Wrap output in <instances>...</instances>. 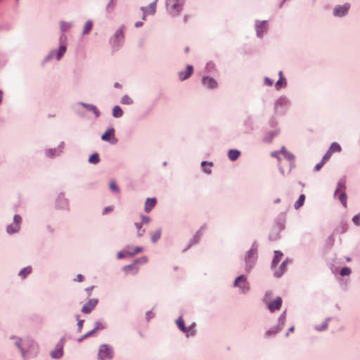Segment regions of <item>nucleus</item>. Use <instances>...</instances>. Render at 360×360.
<instances>
[{"label":"nucleus","mask_w":360,"mask_h":360,"mask_svg":"<svg viewBox=\"0 0 360 360\" xmlns=\"http://www.w3.org/2000/svg\"><path fill=\"white\" fill-rule=\"evenodd\" d=\"M275 255L272 260L271 267L274 269L275 276L277 277L281 276L285 271L286 263L285 262H282L278 269H276V266L281 261L283 254L279 251H275Z\"/></svg>","instance_id":"obj_1"},{"label":"nucleus","mask_w":360,"mask_h":360,"mask_svg":"<svg viewBox=\"0 0 360 360\" xmlns=\"http://www.w3.org/2000/svg\"><path fill=\"white\" fill-rule=\"evenodd\" d=\"M166 8L172 15L176 16L183 8V3L179 0H166Z\"/></svg>","instance_id":"obj_2"},{"label":"nucleus","mask_w":360,"mask_h":360,"mask_svg":"<svg viewBox=\"0 0 360 360\" xmlns=\"http://www.w3.org/2000/svg\"><path fill=\"white\" fill-rule=\"evenodd\" d=\"M271 293L266 292L264 301L266 304L268 309L271 312H274L276 310H278L282 304V300L280 297H276L274 300H270Z\"/></svg>","instance_id":"obj_3"},{"label":"nucleus","mask_w":360,"mask_h":360,"mask_svg":"<svg viewBox=\"0 0 360 360\" xmlns=\"http://www.w3.org/2000/svg\"><path fill=\"white\" fill-rule=\"evenodd\" d=\"M257 257V250L251 248L245 256L246 269L249 271L255 264Z\"/></svg>","instance_id":"obj_4"},{"label":"nucleus","mask_w":360,"mask_h":360,"mask_svg":"<svg viewBox=\"0 0 360 360\" xmlns=\"http://www.w3.org/2000/svg\"><path fill=\"white\" fill-rule=\"evenodd\" d=\"M349 7L350 6L349 4H345L343 5H337L333 8V14L335 17L337 18L344 17L348 13Z\"/></svg>","instance_id":"obj_5"},{"label":"nucleus","mask_w":360,"mask_h":360,"mask_svg":"<svg viewBox=\"0 0 360 360\" xmlns=\"http://www.w3.org/2000/svg\"><path fill=\"white\" fill-rule=\"evenodd\" d=\"M112 356V350L108 346L103 345L99 348L98 357L99 360L110 359Z\"/></svg>","instance_id":"obj_6"},{"label":"nucleus","mask_w":360,"mask_h":360,"mask_svg":"<svg viewBox=\"0 0 360 360\" xmlns=\"http://www.w3.org/2000/svg\"><path fill=\"white\" fill-rule=\"evenodd\" d=\"M22 218L20 215L15 214L13 217V223L7 227V232L10 234L19 231Z\"/></svg>","instance_id":"obj_7"},{"label":"nucleus","mask_w":360,"mask_h":360,"mask_svg":"<svg viewBox=\"0 0 360 360\" xmlns=\"http://www.w3.org/2000/svg\"><path fill=\"white\" fill-rule=\"evenodd\" d=\"M234 285L240 288L243 292L248 291L250 288L246 278L243 275L236 279Z\"/></svg>","instance_id":"obj_8"},{"label":"nucleus","mask_w":360,"mask_h":360,"mask_svg":"<svg viewBox=\"0 0 360 360\" xmlns=\"http://www.w3.org/2000/svg\"><path fill=\"white\" fill-rule=\"evenodd\" d=\"M64 341L61 340L56 345L55 349L51 352V356L53 359H59L63 354Z\"/></svg>","instance_id":"obj_9"},{"label":"nucleus","mask_w":360,"mask_h":360,"mask_svg":"<svg viewBox=\"0 0 360 360\" xmlns=\"http://www.w3.org/2000/svg\"><path fill=\"white\" fill-rule=\"evenodd\" d=\"M98 304V300L93 298L89 300L87 302H86L82 308V311L84 314H89L97 305Z\"/></svg>","instance_id":"obj_10"},{"label":"nucleus","mask_w":360,"mask_h":360,"mask_svg":"<svg viewBox=\"0 0 360 360\" xmlns=\"http://www.w3.org/2000/svg\"><path fill=\"white\" fill-rule=\"evenodd\" d=\"M66 39L67 38L65 35H62L60 37V41L61 44L60 45L58 50L56 52V59L58 60H59L62 58V56L64 55V53L66 51V44H65Z\"/></svg>","instance_id":"obj_11"},{"label":"nucleus","mask_w":360,"mask_h":360,"mask_svg":"<svg viewBox=\"0 0 360 360\" xmlns=\"http://www.w3.org/2000/svg\"><path fill=\"white\" fill-rule=\"evenodd\" d=\"M122 269L125 274H131L134 275L136 274L139 271V268L134 262L129 265L124 266Z\"/></svg>","instance_id":"obj_12"},{"label":"nucleus","mask_w":360,"mask_h":360,"mask_svg":"<svg viewBox=\"0 0 360 360\" xmlns=\"http://www.w3.org/2000/svg\"><path fill=\"white\" fill-rule=\"evenodd\" d=\"M202 82L205 86L209 89H214L217 86L216 80L210 77H204L202 79Z\"/></svg>","instance_id":"obj_13"},{"label":"nucleus","mask_w":360,"mask_h":360,"mask_svg":"<svg viewBox=\"0 0 360 360\" xmlns=\"http://www.w3.org/2000/svg\"><path fill=\"white\" fill-rule=\"evenodd\" d=\"M156 1L155 0L154 2L149 4L148 8H141L142 11H143V20H145V16L147 14L153 15L156 11Z\"/></svg>","instance_id":"obj_14"},{"label":"nucleus","mask_w":360,"mask_h":360,"mask_svg":"<svg viewBox=\"0 0 360 360\" xmlns=\"http://www.w3.org/2000/svg\"><path fill=\"white\" fill-rule=\"evenodd\" d=\"M157 203V200L155 198H147L145 205H144V210L146 212H150L151 210L155 206Z\"/></svg>","instance_id":"obj_15"},{"label":"nucleus","mask_w":360,"mask_h":360,"mask_svg":"<svg viewBox=\"0 0 360 360\" xmlns=\"http://www.w3.org/2000/svg\"><path fill=\"white\" fill-rule=\"evenodd\" d=\"M102 140L113 143L115 139V131L113 129H108L102 135Z\"/></svg>","instance_id":"obj_16"},{"label":"nucleus","mask_w":360,"mask_h":360,"mask_svg":"<svg viewBox=\"0 0 360 360\" xmlns=\"http://www.w3.org/2000/svg\"><path fill=\"white\" fill-rule=\"evenodd\" d=\"M193 66L187 65L186 69L184 72H180L179 73V77L181 81H184L188 78L193 73Z\"/></svg>","instance_id":"obj_17"},{"label":"nucleus","mask_w":360,"mask_h":360,"mask_svg":"<svg viewBox=\"0 0 360 360\" xmlns=\"http://www.w3.org/2000/svg\"><path fill=\"white\" fill-rule=\"evenodd\" d=\"M348 229L347 223L341 221L333 231V234H342L347 231Z\"/></svg>","instance_id":"obj_18"},{"label":"nucleus","mask_w":360,"mask_h":360,"mask_svg":"<svg viewBox=\"0 0 360 360\" xmlns=\"http://www.w3.org/2000/svg\"><path fill=\"white\" fill-rule=\"evenodd\" d=\"M124 41V34L122 30H119L116 32L115 36L111 39V42L113 45H118L120 43Z\"/></svg>","instance_id":"obj_19"},{"label":"nucleus","mask_w":360,"mask_h":360,"mask_svg":"<svg viewBox=\"0 0 360 360\" xmlns=\"http://www.w3.org/2000/svg\"><path fill=\"white\" fill-rule=\"evenodd\" d=\"M345 188H346V178H345V176H343L339 180V181L338 183L336 190L335 191V193H334V197H336L337 193L339 191L342 190L344 191Z\"/></svg>","instance_id":"obj_20"},{"label":"nucleus","mask_w":360,"mask_h":360,"mask_svg":"<svg viewBox=\"0 0 360 360\" xmlns=\"http://www.w3.org/2000/svg\"><path fill=\"white\" fill-rule=\"evenodd\" d=\"M267 24L265 21L259 22L257 24V32L259 37H262L263 33L266 31Z\"/></svg>","instance_id":"obj_21"},{"label":"nucleus","mask_w":360,"mask_h":360,"mask_svg":"<svg viewBox=\"0 0 360 360\" xmlns=\"http://www.w3.org/2000/svg\"><path fill=\"white\" fill-rule=\"evenodd\" d=\"M279 79L276 82L275 84V87L277 90L281 89L283 87H285L286 85L285 79L283 77L282 72H279Z\"/></svg>","instance_id":"obj_22"},{"label":"nucleus","mask_w":360,"mask_h":360,"mask_svg":"<svg viewBox=\"0 0 360 360\" xmlns=\"http://www.w3.org/2000/svg\"><path fill=\"white\" fill-rule=\"evenodd\" d=\"M84 108H85L87 110L93 112L96 117L99 116V111L98 110L97 108L95 105L87 104L84 103H80Z\"/></svg>","instance_id":"obj_23"},{"label":"nucleus","mask_w":360,"mask_h":360,"mask_svg":"<svg viewBox=\"0 0 360 360\" xmlns=\"http://www.w3.org/2000/svg\"><path fill=\"white\" fill-rule=\"evenodd\" d=\"M161 234H162V231L160 229L152 232L150 233L152 242L155 243L156 241H158L160 239Z\"/></svg>","instance_id":"obj_24"},{"label":"nucleus","mask_w":360,"mask_h":360,"mask_svg":"<svg viewBox=\"0 0 360 360\" xmlns=\"http://www.w3.org/2000/svg\"><path fill=\"white\" fill-rule=\"evenodd\" d=\"M240 154V153L238 150H230L228 155L231 160L234 161L238 158Z\"/></svg>","instance_id":"obj_25"},{"label":"nucleus","mask_w":360,"mask_h":360,"mask_svg":"<svg viewBox=\"0 0 360 360\" xmlns=\"http://www.w3.org/2000/svg\"><path fill=\"white\" fill-rule=\"evenodd\" d=\"M330 318H327L321 326H316L315 330L317 331L326 330L328 328V323L330 321Z\"/></svg>","instance_id":"obj_26"},{"label":"nucleus","mask_w":360,"mask_h":360,"mask_svg":"<svg viewBox=\"0 0 360 360\" xmlns=\"http://www.w3.org/2000/svg\"><path fill=\"white\" fill-rule=\"evenodd\" d=\"M305 200L304 194H301L297 200L294 203V208L298 209L302 207Z\"/></svg>","instance_id":"obj_27"},{"label":"nucleus","mask_w":360,"mask_h":360,"mask_svg":"<svg viewBox=\"0 0 360 360\" xmlns=\"http://www.w3.org/2000/svg\"><path fill=\"white\" fill-rule=\"evenodd\" d=\"M92 27H93V22L91 20H88L87 22H86V23L84 24V29H83V32L82 33L84 34H88L91 30L92 29Z\"/></svg>","instance_id":"obj_28"},{"label":"nucleus","mask_w":360,"mask_h":360,"mask_svg":"<svg viewBox=\"0 0 360 360\" xmlns=\"http://www.w3.org/2000/svg\"><path fill=\"white\" fill-rule=\"evenodd\" d=\"M32 272V268L30 266H27L25 268H24L23 269H22L20 272H19V276L22 278H25L27 275H29L30 273Z\"/></svg>","instance_id":"obj_29"},{"label":"nucleus","mask_w":360,"mask_h":360,"mask_svg":"<svg viewBox=\"0 0 360 360\" xmlns=\"http://www.w3.org/2000/svg\"><path fill=\"white\" fill-rule=\"evenodd\" d=\"M123 112L121 108L116 105L112 109V115L115 117H120L122 116Z\"/></svg>","instance_id":"obj_30"},{"label":"nucleus","mask_w":360,"mask_h":360,"mask_svg":"<svg viewBox=\"0 0 360 360\" xmlns=\"http://www.w3.org/2000/svg\"><path fill=\"white\" fill-rule=\"evenodd\" d=\"M328 150L332 153H335V152H340L341 150V146L339 143H336V142H333L330 148H328Z\"/></svg>","instance_id":"obj_31"},{"label":"nucleus","mask_w":360,"mask_h":360,"mask_svg":"<svg viewBox=\"0 0 360 360\" xmlns=\"http://www.w3.org/2000/svg\"><path fill=\"white\" fill-rule=\"evenodd\" d=\"M347 194L345 191H342L338 197L339 200L340 201L344 207H347Z\"/></svg>","instance_id":"obj_32"},{"label":"nucleus","mask_w":360,"mask_h":360,"mask_svg":"<svg viewBox=\"0 0 360 360\" xmlns=\"http://www.w3.org/2000/svg\"><path fill=\"white\" fill-rule=\"evenodd\" d=\"M60 30L63 32L68 31L71 27V23L68 22L61 21L60 23Z\"/></svg>","instance_id":"obj_33"},{"label":"nucleus","mask_w":360,"mask_h":360,"mask_svg":"<svg viewBox=\"0 0 360 360\" xmlns=\"http://www.w3.org/2000/svg\"><path fill=\"white\" fill-rule=\"evenodd\" d=\"M176 325L178 326L179 328L183 331V332H186V328L184 325V319H182V317H179L177 320H176Z\"/></svg>","instance_id":"obj_34"},{"label":"nucleus","mask_w":360,"mask_h":360,"mask_svg":"<svg viewBox=\"0 0 360 360\" xmlns=\"http://www.w3.org/2000/svg\"><path fill=\"white\" fill-rule=\"evenodd\" d=\"M99 161H100V158H99L98 153H94V154L91 155L89 158V162L91 164H97L99 162Z\"/></svg>","instance_id":"obj_35"},{"label":"nucleus","mask_w":360,"mask_h":360,"mask_svg":"<svg viewBox=\"0 0 360 360\" xmlns=\"http://www.w3.org/2000/svg\"><path fill=\"white\" fill-rule=\"evenodd\" d=\"M201 165H202L205 172H206L207 174H210L211 173V167H212V164L211 163H208V162H207L205 161H203L202 162Z\"/></svg>","instance_id":"obj_36"},{"label":"nucleus","mask_w":360,"mask_h":360,"mask_svg":"<svg viewBox=\"0 0 360 360\" xmlns=\"http://www.w3.org/2000/svg\"><path fill=\"white\" fill-rule=\"evenodd\" d=\"M143 250V248L141 247H136L135 248V249L133 250V251H129V252H126V254L127 255H129V256H134L136 254H138L139 252H141V251Z\"/></svg>","instance_id":"obj_37"},{"label":"nucleus","mask_w":360,"mask_h":360,"mask_svg":"<svg viewBox=\"0 0 360 360\" xmlns=\"http://www.w3.org/2000/svg\"><path fill=\"white\" fill-rule=\"evenodd\" d=\"M135 226L137 229V236L139 237H141L143 236L144 232H145V230H141V226H142V224H139V223H135Z\"/></svg>","instance_id":"obj_38"},{"label":"nucleus","mask_w":360,"mask_h":360,"mask_svg":"<svg viewBox=\"0 0 360 360\" xmlns=\"http://www.w3.org/2000/svg\"><path fill=\"white\" fill-rule=\"evenodd\" d=\"M351 269L349 267H343L341 269L340 274L341 276H348L351 274Z\"/></svg>","instance_id":"obj_39"},{"label":"nucleus","mask_w":360,"mask_h":360,"mask_svg":"<svg viewBox=\"0 0 360 360\" xmlns=\"http://www.w3.org/2000/svg\"><path fill=\"white\" fill-rule=\"evenodd\" d=\"M148 262V258L146 256H143L137 259H136L134 263L136 265V264H146Z\"/></svg>","instance_id":"obj_40"},{"label":"nucleus","mask_w":360,"mask_h":360,"mask_svg":"<svg viewBox=\"0 0 360 360\" xmlns=\"http://www.w3.org/2000/svg\"><path fill=\"white\" fill-rule=\"evenodd\" d=\"M122 103H123V104H128V105L129 104H131L132 103V100L128 96H124L122 98Z\"/></svg>","instance_id":"obj_41"},{"label":"nucleus","mask_w":360,"mask_h":360,"mask_svg":"<svg viewBox=\"0 0 360 360\" xmlns=\"http://www.w3.org/2000/svg\"><path fill=\"white\" fill-rule=\"evenodd\" d=\"M352 221L355 225L360 226V213L353 217Z\"/></svg>","instance_id":"obj_42"},{"label":"nucleus","mask_w":360,"mask_h":360,"mask_svg":"<svg viewBox=\"0 0 360 360\" xmlns=\"http://www.w3.org/2000/svg\"><path fill=\"white\" fill-rule=\"evenodd\" d=\"M104 328H105L104 324L100 321H97L95 323V328L94 329L95 331H96V330L104 329Z\"/></svg>","instance_id":"obj_43"},{"label":"nucleus","mask_w":360,"mask_h":360,"mask_svg":"<svg viewBox=\"0 0 360 360\" xmlns=\"http://www.w3.org/2000/svg\"><path fill=\"white\" fill-rule=\"evenodd\" d=\"M110 188L114 192H117V193L119 192V188L115 181H111L110 183Z\"/></svg>","instance_id":"obj_44"},{"label":"nucleus","mask_w":360,"mask_h":360,"mask_svg":"<svg viewBox=\"0 0 360 360\" xmlns=\"http://www.w3.org/2000/svg\"><path fill=\"white\" fill-rule=\"evenodd\" d=\"M332 154L333 153L329 150H328L325 155L323 156L322 160L326 162L327 160L330 159Z\"/></svg>","instance_id":"obj_45"},{"label":"nucleus","mask_w":360,"mask_h":360,"mask_svg":"<svg viewBox=\"0 0 360 360\" xmlns=\"http://www.w3.org/2000/svg\"><path fill=\"white\" fill-rule=\"evenodd\" d=\"M325 163L326 162L321 160V162L316 164V166L314 167V171L318 172L319 170H320V169L323 166Z\"/></svg>","instance_id":"obj_46"},{"label":"nucleus","mask_w":360,"mask_h":360,"mask_svg":"<svg viewBox=\"0 0 360 360\" xmlns=\"http://www.w3.org/2000/svg\"><path fill=\"white\" fill-rule=\"evenodd\" d=\"M126 252H129L128 250H125V251H122V252H119L117 255V257L118 259H122L126 256H129V255H127L126 254Z\"/></svg>","instance_id":"obj_47"},{"label":"nucleus","mask_w":360,"mask_h":360,"mask_svg":"<svg viewBox=\"0 0 360 360\" xmlns=\"http://www.w3.org/2000/svg\"><path fill=\"white\" fill-rule=\"evenodd\" d=\"M150 217L144 215L141 216V224H148L150 222Z\"/></svg>","instance_id":"obj_48"},{"label":"nucleus","mask_w":360,"mask_h":360,"mask_svg":"<svg viewBox=\"0 0 360 360\" xmlns=\"http://www.w3.org/2000/svg\"><path fill=\"white\" fill-rule=\"evenodd\" d=\"M264 83L266 85H267L269 86H271L274 84V81L272 79H269V77H265Z\"/></svg>","instance_id":"obj_49"},{"label":"nucleus","mask_w":360,"mask_h":360,"mask_svg":"<svg viewBox=\"0 0 360 360\" xmlns=\"http://www.w3.org/2000/svg\"><path fill=\"white\" fill-rule=\"evenodd\" d=\"M46 153L47 156L52 158L55 155V150L49 149L46 151Z\"/></svg>","instance_id":"obj_50"},{"label":"nucleus","mask_w":360,"mask_h":360,"mask_svg":"<svg viewBox=\"0 0 360 360\" xmlns=\"http://www.w3.org/2000/svg\"><path fill=\"white\" fill-rule=\"evenodd\" d=\"M84 280V276L82 274H78L77 276V278L75 279V281L77 282H82Z\"/></svg>","instance_id":"obj_51"},{"label":"nucleus","mask_w":360,"mask_h":360,"mask_svg":"<svg viewBox=\"0 0 360 360\" xmlns=\"http://www.w3.org/2000/svg\"><path fill=\"white\" fill-rule=\"evenodd\" d=\"M114 7H115V4H109L108 5V6H107V11L108 12H110V11H112L113 10Z\"/></svg>","instance_id":"obj_52"},{"label":"nucleus","mask_w":360,"mask_h":360,"mask_svg":"<svg viewBox=\"0 0 360 360\" xmlns=\"http://www.w3.org/2000/svg\"><path fill=\"white\" fill-rule=\"evenodd\" d=\"M334 235L333 233L328 237V240L330 241V245H333V243H334Z\"/></svg>","instance_id":"obj_53"},{"label":"nucleus","mask_w":360,"mask_h":360,"mask_svg":"<svg viewBox=\"0 0 360 360\" xmlns=\"http://www.w3.org/2000/svg\"><path fill=\"white\" fill-rule=\"evenodd\" d=\"M16 345L21 350L22 355L24 356L25 355V352H24L23 349L21 347V345H20V342L19 341L16 342Z\"/></svg>","instance_id":"obj_54"},{"label":"nucleus","mask_w":360,"mask_h":360,"mask_svg":"<svg viewBox=\"0 0 360 360\" xmlns=\"http://www.w3.org/2000/svg\"><path fill=\"white\" fill-rule=\"evenodd\" d=\"M94 332H95V330H94H94H92L91 331H90V332H89V333H86V334L82 337V339H83V338H84L89 337V336H90V335H91ZM82 340V338H81L79 340Z\"/></svg>","instance_id":"obj_55"},{"label":"nucleus","mask_w":360,"mask_h":360,"mask_svg":"<svg viewBox=\"0 0 360 360\" xmlns=\"http://www.w3.org/2000/svg\"><path fill=\"white\" fill-rule=\"evenodd\" d=\"M83 322H84L83 320H79V321H78V327H79V330H82V326H83Z\"/></svg>","instance_id":"obj_56"},{"label":"nucleus","mask_w":360,"mask_h":360,"mask_svg":"<svg viewBox=\"0 0 360 360\" xmlns=\"http://www.w3.org/2000/svg\"><path fill=\"white\" fill-rule=\"evenodd\" d=\"M93 288V286L86 288V291L87 292L88 295H91Z\"/></svg>","instance_id":"obj_57"},{"label":"nucleus","mask_w":360,"mask_h":360,"mask_svg":"<svg viewBox=\"0 0 360 360\" xmlns=\"http://www.w3.org/2000/svg\"><path fill=\"white\" fill-rule=\"evenodd\" d=\"M142 25H143V22H136L135 23V26H136V27H141V26H142Z\"/></svg>","instance_id":"obj_58"},{"label":"nucleus","mask_w":360,"mask_h":360,"mask_svg":"<svg viewBox=\"0 0 360 360\" xmlns=\"http://www.w3.org/2000/svg\"><path fill=\"white\" fill-rule=\"evenodd\" d=\"M112 207H106V208L105 209V213L109 212L112 211Z\"/></svg>","instance_id":"obj_59"},{"label":"nucleus","mask_w":360,"mask_h":360,"mask_svg":"<svg viewBox=\"0 0 360 360\" xmlns=\"http://www.w3.org/2000/svg\"><path fill=\"white\" fill-rule=\"evenodd\" d=\"M3 91L0 90V104L1 103V101L3 100Z\"/></svg>","instance_id":"obj_60"},{"label":"nucleus","mask_w":360,"mask_h":360,"mask_svg":"<svg viewBox=\"0 0 360 360\" xmlns=\"http://www.w3.org/2000/svg\"><path fill=\"white\" fill-rule=\"evenodd\" d=\"M188 18H189V16L188 15H185L184 18V20L185 22H187L188 20Z\"/></svg>","instance_id":"obj_61"},{"label":"nucleus","mask_w":360,"mask_h":360,"mask_svg":"<svg viewBox=\"0 0 360 360\" xmlns=\"http://www.w3.org/2000/svg\"><path fill=\"white\" fill-rule=\"evenodd\" d=\"M114 86H115V88H120V87H121V85H120L119 83H115V84H114Z\"/></svg>","instance_id":"obj_62"},{"label":"nucleus","mask_w":360,"mask_h":360,"mask_svg":"<svg viewBox=\"0 0 360 360\" xmlns=\"http://www.w3.org/2000/svg\"><path fill=\"white\" fill-rule=\"evenodd\" d=\"M346 261L347 262H350L351 261V258L350 257H346Z\"/></svg>","instance_id":"obj_63"},{"label":"nucleus","mask_w":360,"mask_h":360,"mask_svg":"<svg viewBox=\"0 0 360 360\" xmlns=\"http://www.w3.org/2000/svg\"><path fill=\"white\" fill-rule=\"evenodd\" d=\"M54 52H55V51H53L52 52H51V53H50V55H49V57H52V56H53V54L54 53Z\"/></svg>","instance_id":"obj_64"}]
</instances>
